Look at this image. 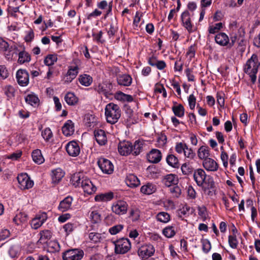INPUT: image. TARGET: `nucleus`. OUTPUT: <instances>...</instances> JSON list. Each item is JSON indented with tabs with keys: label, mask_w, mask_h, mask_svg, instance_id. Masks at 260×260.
Listing matches in <instances>:
<instances>
[{
	"label": "nucleus",
	"mask_w": 260,
	"mask_h": 260,
	"mask_svg": "<svg viewBox=\"0 0 260 260\" xmlns=\"http://www.w3.org/2000/svg\"><path fill=\"white\" fill-rule=\"evenodd\" d=\"M20 252L19 247L16 245H12L9 250V254L12 258H15L19 255Z\"/></svg>",
	"instance_id": "52"
},
{
	"label": "nucleus",
	"mask_w": 260,
	"mask_h": 260,
	"mask_svg": "<svg viewBox=\"0 0 260 260\" xmlns=\"http://www.w3.org/2000/svg\"><path fill=\"white\" fill-rule=\"evenodd\" d=\"M184 156L189 158L190 159H193L196 156V153L192 150L191 148H189L188 145L185 148V150L184 152Z\"/></svg>",
	"instance_id": "58"
},
{
	"label": "nucleus",
	"mask_w": 260,
	"mask_h": 260,
	"mask_svg": "<svg viewBox=\"0 0 260 260\" xmlns=\"http://www.w3.org/2000/svg\"><path fill=\"white\" fill-rule=\"evenodd\" d=\"M57 60V55L56 54L47 55L44 60V63L46 66H51L54 64Z\"/></svg>",
	"instance_id": "43"
},
{
	"label": "nucleus",
	"mask_w": 260,
	"mask_h": 260,
	"mask_svg": "<svg viewBox=\"0 0 260 260\" xmlns=\"http://www.w3.org/2000/svg\"><path fill=\"white\" fill-rule=\"evenodd\" d=\"M71 181L75 187L81 186L84 192L88 195L93 194L96 190V186L91 181L82 173L74 174L71 179Z\"/></svg>",
	"instance_id": "1"
},
{
	"label": "nucleus",
	"mask_w": 260,
	"mask_h": 260,
	"mask_svg": "<svg viewBox=\"0 0 260 260\" xmlns=\"http://www.w3.org/2000/svg\"><path fill=\"white\" fill-rule=\"evenodd\" d=\"M131 249V245H115V252L116 254H124Z\"/></svg>",
	"instance_id": "45"
},
{
	"label": "nucleus",
	"mask_w": 260,
	"mask_h": 260,
	"mask_svg": "<svg viewBox=\"0 0 260 260\" xmlns=\"http://www.w3.org/2000/svg\"><path fill=\"white\" fill-rule=\"evenodd\" d=\"M101 170L104 174H111L114 171V166L112 162L109 159L100 157L97 162Z\"/></svg>",
	"instance_id": "8"
},
{
	"label": "nucleus",
	"mask_w": 260,
	"mask_h": 260,
	"mask_svg": "<svg viewBox=\"0 0 260 260\" xmlns=\"http://www.w3.org/2000/svg\"><path fill=\"white\" fill-rule=\"evenodd\" d=\"M114 98L117 100L122 102H132L134 101L132 95L125 94L121 91L116 92L114 94Z\"/></svg>",
	"instance_id": "31"
},
{
	"label": "nucleus",
	"mask_w": 260,
	"mask_h": 260,
	"mask_svg": "<svg viewBox=\"0 0 260 260\" xmlns=\"http://www.w3.org/2000/svg\"><path fill=\"white\" fill-rule=\"evenodd\" d=\"M74 123L71 120H67L62 127L63 134L66 136H70L74 132Z\"/></svg>",
	"instance_id": "25"
},
{
	"label": "nucleus",
	"mask_w": 260,
	"mask_h": 260,
	"mask_svg": "<svg viewBox=\"0 0 260 260\" xmlns=\"http://www.w3.org/2000/svg\"><path fill=\"white\" fill-rule=\"evenodd\" d=\"M215 41L220 46L228 47V43H229V37L225 32H220L215 35Z\"/></svg>",
	"instance_id": "22"
},
{
	"label": "nucleus",
	"mask_w": 260,
	"mask_h": 260,
	"mask_svg": "<svg viewBox=\"0 0 260 260\" xmlns=\"http://www.w3.org/2000/svg\"><path fill=\"white\" fill-rule=\"evenodd\" d=\"M198 155L200 159H204L209 158L210 155V148L207 146H202L198 150Z\"/></svg>",
	"instance_id": "34"
},
{
	"label": "nucleus",
	"mask_w": 260,
	"mask_h": 260,
	"mask_svg": "<svg viewBox=\"0 0 260 260\" xmlns=\"http://www.w3.org/2000/svg\"><path fill=\"white\" fill-rule=\"evenodd\" d=\"M64 172L60 168H57L52 171V183L58 184L64 176Z\"/></svg>",
	"instance_id": "23"
},
{
	"label": "nucleus",
	"mask_w": 260,
	"mask_h": 260,
	"mask_svg": "<svg viewBox=\"0 0 260 260\" xmlns=\"http://www.w3.org/2000/svg\"><path fill=\"white\" fill-rule=\"evenodd\" d=\"M193 17V15H192V14H190L188 11H184L182 13L180 16L182 25L189 33L194 31L193 29V25L191 22V19Z\"/></svg>",
	"instance_id": "7"
},
{
	"label": "nucleus",
	"mask_w": 260,
	"mask_h": 260,
	"mask_svg": "<svg viewBox=\"0 0 260 260\" xmlns=\"http://www.w3.org/2000/svg\"><path fill=\"white\" fill-rule=\"evenodd\" d=\"M259 67L260 62L258 61L257 55L255 54H253L244 65V72L249 76L252 84L256 82V74Z\"/></svg>",
	"instance_id": "3"
},
{
	"label": "nucleus",
	"mask_w": 260,
	"mask_h": 260,
	"mask_svg": "<svg viewBox=\"0 0 260 260\" xmlns=\"http://www.w3.org/2000/svg\"><path fill=\"white\" fill-rule=\"evenodd\" d=\"M31 60L30 55L25 50L20 51L18 53V63L19 64H23L24 63L29 62Z\"/></svg>",
	"instance_id": "35"
},
{
	"label": "nucleus",
	"mask_w": 260,
	"mask_h": 260,
	"mask_svg": "<svg viewBox=\"0 0 260 260\" xmlns=\"http://www.w3.org/2000/svg\"><path fill=\"white\" fill-rule=\"evenodd\" d=\"M169 191L173 198H178L181 194V189L178 184L169 187Z\"/></svg>",
	"instance_id": "47"
},
{
	"label": "nucleus",
	"mask_w": 260,
	"mask_h": 260,
	"mask_svg": "<svg viewBox=\"0 0 260 260\" xmlns=\"http://www.w3.org/2000/svg\"><path fill=\"white\" fill-rule=\"evenodd\" d=\"M148 63L152 66L156 67L158 70H162L167 67L166 63L164 60H158V57L154 54L147 58Z\"/></svg>",
	"instance_id": "15"
},
{
	"label": "nucleus",
	"mask_w": 260,
	"mask_h": 260,
	"mask_svg": "<svg viewBox=\"0 0 260 260\" xmlns=\"http://www.w3.org/2000/svg\"><path fill=\"white\" fill-rule=\"evenodd\" d=\"M127 186L130 187H136L140 184V181L138 177L133 174H129L125 180Z\"/></svg>",
	"instance_id": "26"
},
{
	"label": "nucleus",
	"mask_w": 260,
	"mask_h": 260,
	"mask_svg": "<svg viewBox=\"0 0 260 260\" xmlns=\"http://www.w3.org/2000/svg\"><path fill=\"white\" fill-rule=\"evenodd\" d=\"M187 9L185 11H188L189 13L194 16V11L197 8V5L194 2H189L187 5Z\"/></svg>",
	"instance_id": "64"
},
{
	"label": "nucleus",
	"mask_w": 260,
	"mask_h": 260,
	"mask_svg": "<svg viewBox=\"0 0 260 260\" xmlns=\"http://www.w3.org/2000/svg\"><path fill=\"white\" fill-rule=\"evenodd\" d=\"M118 85L123 86H129L132 83V78L128 74L119 75L117 78Z\"/></svg>",
	"instance_id": "24"
},
{
	"label": "nucleus",
	"mask_w": 260,
	"mask_h": 260,
	"mask_svg": "<svg viewBox=\"0 0 260 260\" xmlns=\"http://www.w3.org/2000/svg\"><path fill=\"white\" fill-rule=\"evenodd\" d=\"M89 238L94 243L101 242L102 239L101 235L99 233H90L89 234Z\"/></svg>",
	"instance_id": "61"
},
{
	"label": "nucleus",
	"mask_w": 260,
	"mask_h": 260,
	"mask_svg": "<svg viewBox=\"0 0 260 260\" xmlns=\"http://www.w3.org/2000/svg\"><path fill=\"white\" fill-rule=\"evenodd\" d=\"M172 110L174 115L178 117L181 118L184 115L185 109L182 104L173 106L172 107Z\"/></svg>",
	"instance_id": "39"
},
{
	"label": "nucleus",
	"mask_w": 260,
	"mask_h": 260,
	"mask_svg": "<svg viewBox=\"0 0 260 260\" xmlns=\"http://www.w3.org/2000/svg\"><path fill=\"white\" fill-rule=\"evenodd\" d=\"M223 27V24L219 22L214 25H209L208 27V31L210 34H215L218 32Z\"/></svg>",
	"instance_id": "50"
},
{
	"label": "nucleus",
	"mask_w": 260,
	"mask_h": 260,
	"mask_svg": "<svg viewBox=\"0 0 260 260\" xmlns=\"http://www.w3.org/2000/svg\"><path fill=\"white\" fill-rule=\"evenodd\" d=\"M25 101L28 104L34 106L37 104L40 100L38 97L34 94H30L27 95L25 98Z\"/></svg>",
	"instance_id": "51"
},
{
	"label": "nucleus",
	"mask_w": 260,
	"mask_h": 260,
	"mask_svg": "<svg viewBox=\"0 0 260 260\" xmlns=\"http://www.w3.org/2000/svg\"><path fill=\"white\" fill-rule=\"evenodd\" d=\"M123 110L127 117V122L131 124H135L137 123L136 119L133 118L134 111L131 107L127 104H124L123 106Z\"/></svg>",
	"instance_id": "30"
},
{
	"label": "nucleus",
	"mask_w": 260,
	"mask_h": 260,
	"mask_svg": "<svg viewBox=\"0 0 260 260\" xmlns=\"http://www.w3.org/2000/svg\"><path fill=\"white\" fill-rule=\"evenodd\" d=\"M217 102L220 107L224 106V93L222 92H217L216 93Z\"/></svg>",
	"instance_id": "60"
},
{
	"label": "nucleus",
	"mask_w": 260,
	"mask_h": 260,
	"mask_svg": "<svg viewBox=\"0 0 260 260\" xmlns=\"http://www.w3.org/2000/svg\"><path fill=\"white\" fill-rule=\"evenodd\" d=\"M127 203L123 200H118L112 206V211L117 215H123L127 212Z\"/></svg>",
	"instance_id": "11"
},
{
	"label": "nucleus",
	"mask_w": 260,
	"mask_h": 260,
	"mask_svg": "<svg viewBox=\"0 0 260 260\" xmlns=\"http://www.w3.org/2000/svg\"><path fill=\"white\" fill-rule=\"evenodd\" d=\"M3 91L5 94L7 96L8 100H10L15 96V89L12 85L5 86L3 87Z\"/></svg>",
	"instance_id": "42"
},
{
	"label": "nucleus",
	"mask_w": 260,
	"mask_h": 260,
	"mask_svg": "<svg viewBox=\"0 0 260 260\" xmlns=\"http://www.w3.org/2000/svg\"><path fill=\"white\" fill-rule=\"evenodd\" d=\"M91 221L93 224L100 223L102 220L101 215L97 210L92 211L90 214Z\"/></svg>",
	"instance_id": "46"
},
{
	"label": "nucleus",
	"mask_w": 260,
	"mask_h": 260,
	"mask_svg": "<svg viewBox=\"0 0 260 260\" xmlns=\"http://www.w3.org/2000/svg\"><path fill=\"white\" fill-rule=\"evenodd\" d=\"M76 228V224L71 222H68L65 224L63 226V228L67 235L71 233Z\"/></svg>",
	"instance_id": "59"
},
{
	"label": "nucleus",
	"mask_w": 260,
	"mask_h": 260,
	"mask_svg": "<svg viewBox=\"0 0 260 260\" xmlns=\"http://www.w3.org/2000/svg\"><path fill=\"white\" fill-rule=\"evenodd\" d=\"M42 136L45 141L48 142L53 136L52 131L49 127L45 128L42 132Z\"/></svg>",
	"instance_id": "56"
},
{
	"label": "nucleus",
	"mask_w": 260,
	"mask_h": 260,
	"mask_svg": "<svg viewBox=\"0 0 260 260\" xmlns=\"http://www.w3.org/2000/svg\"><path fill=\"white\" fill-rule=\"evenodd\" d=\"M204 168L208 171H216L218 169V164L211 158H207L203 162Z\"/></svg>",
	"instance_id": "21"
},
{
	"label": "nucleus",
	"mask_w": 260,
	"mask_h": 260,
	"mask_svg": "<svg viewBox=\"0 0 260 260\" xmlns=\"http://www.w3.org/2000/svg\"><path fill=\"white\" fill-rule=\"evenodd\" d=\"M79 68L77 66L75 67H70L67 74V79L71 82L74 79L78 74Z\"/></svg>",
	"instance_id": "38"
},
{
	"label": "nucleus",
	"mask_w": 260,
	"mask_h": 260,
	"mask_svg": "<svg viewBox=\"0 0 260 260\" xmlns=\"http://www.w3.org/2000/svg\"><path fill=\"white\" fill-rule=\"evenodd\" d=\"M64 100L69 105H75L78 102V98L73 92H68L64 96Z\"/></svg>",
	"instance_id": "40"
},
{
	"label": "nucleus",
	"mask_w": 260,
	"mask_h": 260,
	"mask_svg": "<svg viewBox=\"0 0 260 260\" xmlns=\"http://www.w3.org/2000/svg\"><path fill=\"white\" fill-rule=\"evenodd\" d=\"M47 218V214L46 212L38 213L31 221V227L34 229H38L46 221Z\"/></svg>",
	"instance_id": "14"
},
{
	"label": "nucleus",
	"mask_w": 260,
	"mask_h": 260,
	"mask_svg": "<svg viewBox=\"0 0 260 260\" xmlns=\"http://www.w3.org/2000/svg\"><path fill=\"white\" fill-rule=\"evenodd\" d=\"M156 218L160 222L167 223L170 220V216L167 212H160L157 214Z\"/></svg>",
	"instance_id": "49"
},
{
	"label": "nucleus",
	"mask_w": 260,
	"mask_h": 260,
	"mask_svg": "<svg viewBox=\"0 0 260 260\" xmlns=\"http://www.w3.org/2000/svg\"><path fill=\"white\" fill-rule=\"evenodd\" d=\"M156 190V186L152 183H147L144 185L142 186L140 189V191L145 194L149 195L155 192Z\"/></svg>",
	"instance_id": "29"
},
{
	"label": "nucleus",
	"mask_w": 260,
	"mask_h": 260,
	"mask_svg": "<svg viewBox=\"0 0 260 260\" xmlns=\"http://www.w3.org/2000/svg\"><path fill=\"white\" fill-rule=\"evenodd\" d=\"M105 110L107 121L111 124L116 123L121 116V110L119 107L113 103L107 104Z\"/></svg>",
	"instance_id": "4"
},
{
	"label": "nucleus",
	"mask_w": 260,
	"mask_h": 260,
	"mask_svg": "<svg viewBox=\"0 0 260 260\" xmlns=\"http://www.w3.org/2000/svg\"><path fill=\"white\" fill-rule=\"evenodd\" d=\"M181 169L183 174L185 175H189L192 173L193 174L195 170L190 164L186 162L182 165Z\"/></svg>",
	"instance_id": "44"
},
{
	"label": "nucleus",
	"mask_w": 260,
	"mask_h": 260,
	"mask_svg": "<svg viewBox=\"0 0 260 260\" xmlns=\"http://www.w3.org/2000/svg\"><path fill=\"white\" fill-rule=\"evenodd\" d=\"M17 179L21 189H28L34 186V181L30 179L26 173L19 174Z\"/></svg>",
	"instance_id": "10"
},
{
	"label": "nucleus",
	"mask_w": 260,
	"mask_h": 260,
	"mask_svg": "<svg viewBox=\"0 0 260 260\" xmlns=\"http://www.w3.org/2000/svg\"><path fill=\"white\" fill-rule=\"evenodd\" d=\"M208 176L205 171L202 169H198L194 170L193 174V179L198 186H202L205 181V179Z\"/></svg>",
	"instance_id": "18"
},
{
	"label": "nucleus",
	"mask_w": 260,
	"mask_h": 260,
	"mask_svg": "<svg viewBox=\"0 0 260 260\" xmlns=\"http://www.w3.org/2000/svg\"><path fill=\"white\" fill-rule=\"evenodd\" d=\"M191 209V208L187 206H184L182 209H181L178 213L179 217L180 218H182V215L185 216V217L188 216L189 214H191L192 211H191L190 213L189 211Z\"/></svg>",
	"instance_id": "55"
},
{
	"label": "nucleus",
	"mask_w": 260,
	"mask_h": 260,
	"mask_svg": "<svg viewBox=\"0 0 260 260\" xmlns=\"http://www.w3.org/2000/svg\"><path fill=\"white\" fill-rule=\"evenodd\" d=\"M9 43L3 38L0 37V52L4 53L6 55Z\"/></svg>",
	"instance_id": "57"
},
{
	"label": "nucleus",
	"mask_w": 260,
	"mask_h": 260,
	"mask_svg": "<svg viewBox=\"0 0 260 260\" xmlns=\"http://www.w3.org/2000/svg\"><path fill=\"white\" fill-rule=\"evenodd\" d=\"M66 150L68 154L73 157L77 156L80 153V146L76 141L68 142L66 146Z\"/></svg>",
	"instance_id": "12"
},
{
	"label": "nucleus",
	"mask_w": 260,
	"mask_h": 260,
	"mask_svg": "<svg viewBox=\"0 0 260 260\" xmlns=\"http://www.w3.org/2000/svg\"><path fill=\"white\" fill-rule=\"evenodd\" d=\"M27 214L22 212H19L13 218V222L17 225L27 221Z\"/></svg>",
	"instance_id": "41"
},
{
	"label": "nucleus",
	"mask_w": 260,
	"mask_h": 260,
	"mask_svg": "<svg viewBox=\"0 0 260 260\" xmlns=\"http://www.w3.org/2000/svg\"><path fill=\"white\" fill-rule=\"evenodd\" d=\"M166 161L168 165L174 168H178L179 166L178 158L173 154H168L166 157Z\"/></svg>",
	"instance_id": "37"
},
{
	"label": "nucleus",
	"mask_w": 260,
	"mask_h": 260,
	"mask_svg": "<svg viewBox=\"0 0 260 260\" xmlns=\"http://www.w3.org/2000/svg\"><path fill=\"white\" fill-rule=\"evenodd\" d=\"M18 51V47L16 44L10 45L8 48L7 52L6 53V57L8 59L11 58L13 56V54H17V51Z\"/></svg>",
	"instance_id": "48"
},
{
	"label": "nucleus",
	"mask_w": 260,
	"mask_h": 260,
	"mask_svg": "<svg viewBox=\"0 0 260 260\" xmlns=\"http://www.w3.org/2000/svg\"><path fill=\"white\" fill-rule=\"evenodd\" d=\"M60 245H45L44 250L47 252L54 253L58 251L60 249Z\"/></svg>",
	"instance_id": "54"
},
{
	"label": "nucleus",
	"mask_w": 260,
	"mask_h": 260,
	"mask_svg": "<svg viewBox=\"0 0 260 260\" xmlns=\"http://www.w3.org/2000/svg\"><path fill=\"white\" fill-rule=\"evenodd\" d=\"M203 183V185L199 186L201 187L205 192L210 189H213L215 187V182L213 177L211 176H208L205 179V181Z\"/></svg>",
	"instance_id": "28"
},
{
	"label": "nucleus",
	"mask_w": 260,
	"mask_h": 260,
	"mask_svg": "<svg viewBox=\"0 0 260 260\" xmlns=\"http://www.w3.org/2000/svg\"><path fill=\"white\" fill-rule=\"evenodd\" d=\"M18 84L21 86H26L29 82V75L25 69H19L16 73Z\"/></svg>",
	"instance_id": "9"
},
{
	"label": "nucleus",
	"mask_w": 260,
	"mask_h": 260,
	"mask_svg": "<svg viewBox=\"0 0 260 260\" xmlns=\"http://www.w3.org/2000/svg\"><path fill=\"white\" fill-rule=\"evenodd\" d=\"M164 235L167 238H171L175 235L174 227L169 226L165 228L162 231Z\"/></svg>",
	"instance_id": "53"
},
{
	"label": "nucleus",
	"mask_w": 260,
	"mask_h": 260,
	"mask_svg": "<svg viewBox=\"0 0 260 260\" xmlns=\"http://www.w3.org/2000/svg\"><path fill=\"white\" fill-rule=\"evenodd\" d=\"M161 153L160 150L153 149L147 154V158L148 160L151 163L157 164L159 162L161 159Z\"/></svg>",
	"instance_id": "19"
},
{
	"label": "nucleus",
	"mask_w": 260,
	"mask_h": 260,
	"mask_svg": "<svg viewBox=\"0 0 260 260\" xmlns=\"http://www.w3.org/2000/svg\"><path fill=\"white\" fill-rule=\"evenodd\" d=\"M161 181L166 187L169 188L171 186L178 184L179 180L176 175L169 174L164 176Z\"/></svg>",
	"instance_id": "17"
},
{
	"label": "nucleus",
	"mask_w": 260,
	"mask_h": 260,
	"mask_svg": "<svg viewBox=\"0 0 260 260\" xmlns=\"http://www.w3.org/2000/svg\"><path fill=\"white\" fill-rule=\"evenodd\" d=\"M84 255V252L80 249H71L62 253L63 260H81Z\"/></svg>",
	"instance_id": "6"
},
{
	"label": "nucleus",
	"mask_w": 260,
	"mask_h": 260,
	"mask_svg": "<svg viewBox=\"0 0 260 260\" xmlns=\"http://www.w3.org/2000/svg\"><path fill=\"white\" fill-rule=\"evenodd\" d=\"M93 88L99 94H103L106 98H109L113 94V84L107 81H103L98 85H94Z\"/></svg>",
	"instance_id": "5"
},
{
	"label": "nucleus",
	"mask_w": 260,
	"mask_h": 260,
	"mask_svg": "<svg viewBox=\"0 0 260 260\" xmlns=\"http://www.w3.org/2000/svg\"><path fill=\"white\" fill-rule=\"evenodd\" d=\"M187 147V144L185 143H177L175 146V150L178 153H184L185 148Z\"/></svg>",
	"instance_id": "63"
},
{
	"label": "nucleus",
	"mask_w": 260,
	"mask_h": 260,
	"mask_svg": "<svg viewBox=\"0 0 260 260\" xmlns=\"http://www.w3.org/2000/svg\"><path fill=\"white\" fill-rule=\"evenodd\" d=\"M143 145V143L140 140L136 141L134 144L128 141H123L119 142L118 150L123 156H127L129 154L137 156L142 151Z\"/></svg>",
	"instance_id": "2"
},
{
	"label": "nucleus",
	"mask_w": 260,
	"mask_h": 260,
	"mask_svg": "<svg viewBox=\"0 0 260 260\" xmlns=\"http://www.w3.org/2000/svg\"><path fill=\"white\" fill-rule=\"evenodd\" d=\"M31 157L33 161L39 165L43 164L45 161L41 151L38 149L33 150L31 153Z\"/></svg>",
	"instance_id": "33"
},
{
	"label": "nucleus",
	"mask_w": 260,
	"mask_h": 260,
	"mask_svg": "<svg viewBox=\"0 0 260 260\" xmlns=\"http://www.w3.org/2000/svg\"><path fill=\"white\" fill-rule=\"evenodd\" d=\"M73 198L68 196L61 201L58 206V210L61 212H64L72 209Z\"/></svg>",
	"instance_id": "16"
},
{
	"label": "nucleus",
	"mask_w": 260,
	"mask_h": 260,
	"mask_svg": "<svg viewBox=\"0 0 260 260\" xmlns=\"http://www.w3.org/2000/svg\"><path fill=\"white\" fill-rule=\"evenodd\" d=\"M40 237L37 244H48L52 237V233L49 230H45L40 233Z\"/></svg>",
	"instance_id": "32"
},
{
	"label": "nucleus",
	"mask_w": 260,
	"mask_h": 260,
	"mask_svg": "<svg viewBox=\"0 0 260 260\" xmlns=\"http://www.w3.org/2000/svg\"><path fill=\"white\" fill-rule=\"evenodd\" d=\"M123 229V225L122 224L115 225L109 229V232L111 235H116L120 232Z\"/></svg>",
	"instance_id": "62"
},
{
	"label": "nucleus",
	"mask_w": 260,
	"mask_h": 260,
	"mask_svg": "<svg viewBox=\"0 0 260 260\" xmlns=\"http://www.w3.org/2000/svg\"><path fill=\"white\" fill-rule=\"evenodd\" d=\"M153 245H142L138 250V254L143 260L148 258L154 253Z\"/></svg>",
	"instance_id": "13"
},
{
	"label": "nucleus",
	"mask_w": 260,
	"mask_h": 260,
	"mask_svg": "<svg viewBox=\"0 0 260 260\" xmlns=\"http://www.w3.org/2000/svg\"><path fill=\"white\" fill-rule=\"evenodd\" d=\"M78 81L80 83L85 86H89L92 82V78L89 75H80L78 77Z\"/></svg>",
	"instance_id": "36"
},
{
	"label": "nucleus",
	"mask_w": 260,
	"mask_h": 260,
	"mask_svg": "<svg viewBox=\"0 0 260 260\" xmlns=\"http://www.w3.org/2000/svg\"><path fill=\"white\" fill-rule=\"evenodd\" d=\"M114 198V193L112 191H109L105 193H102L96 194L94 197V200L96 202H108L111 201Z\"/></svg>",
	"instance_id": "27"
},
{
	"label": "nucleus",
	"mask_w": 260,
	"mask_h": 260,
	"mask_svg": "<svg viewBox=\"0 0 260 260\" xmlns=\"http://www.w3.org/2000/svg\"><path fill=\"white\" fill-rule=\"evenodd\" d=\"M94 135L96 141L100 146H103L107 143V138L105 132L102 129L95 130Z\"/></svg>",
	"instance_id": "20"
}]
</instances>
